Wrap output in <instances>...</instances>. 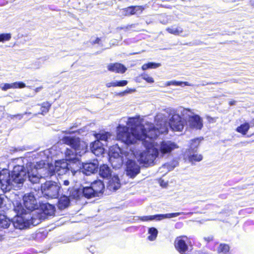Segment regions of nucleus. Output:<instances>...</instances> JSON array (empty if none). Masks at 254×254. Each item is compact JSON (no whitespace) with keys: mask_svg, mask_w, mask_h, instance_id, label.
Listing matches in <instances>:
<instances>
[{"mask_svg":"<svg viewBox=\"0 0 254 254\" xmlns=\"http://www.w3.org/2000/svg\"><path fill=\"white\" fill-rule=\"evenodd\" d=\"M116 86H124L127 84V81L126 80H120V81H116Z\"/></svg>","mask_w":254,"mask_h":254,"instance_id":"nucleus-41","label":"nucleus"},{"mask_svg":"<svg viewBox=\"0 0 254 254\" xmlns=\"http://www.w3.org/2000/svg\"><path fill=\"white\" fill-rule=\"evenodd\" d=\"M161 66V64L159 63H155L153 62L148 63L146 64H144L142 66V69L143 70H145L149 68H156Z\"/></svg>","mask_w":254,"mask_h":254,"instance_id":"nucleus-36","label":"nucleus"},{"mask_svg":"<svg viewBox=\"0 0 254 254\" xmlns=\"http://www.w3.org/2000/svg\"><path fill=\"white\" fill-rule=\"evenodd\" d=\"M166 86L175 85V86H192L193 85L189 82H183V81H177L175 80L168 81L166 83Z\"/></svg>","mask_w":254,"mask_h":254,"instance_id":"nucleus-33","label":"nucleus"},{"mask_svg":"<svg viewBox=\"0 0 254 254\" xmlns=\"http://www.w3.org/2000/svg\"><path fill=\"white\" fill-rule=\"evenodd\" d=\"M158 231L157 229L155 227H151L148 229V234L149 236L147 239L150 241H154L158 235Z\"/></svg>","mask_w":254,"mask_h":254,"instance_id":"nucleus-32","label":"nucleus"},{"mask_svg":"<svg viewBox=\"0 0 254 254\" xmlns=\"http://www.w3.org/2000/svg\"><path fill=\"white\" fill-rule=\"evenodd\" d=\"M63 142L70 146L71 149H66L65 152L66 160L73 163L78 161L77 156H81L87 151V144L80 138L75 136H65L62 139Z\"/></svg>","mask_w":254,"mask_h":254,"instance_id":"nucleus-5","label":"nucleus"},{"mask_svg":"<svg viewBox=\"0 0 254 254\" xmlns=\"http://www.w3.org/2000/svg\"><path fill=\"white\" fill-rule=\"evenodd\" d=\"M140 168L137 163L132 160H128L126 163V174L131 178H134L140 173Z\"/></svg>","mask_w":254,"mask_h":254,"instance_id":"nucleus-13","label":"nucleus"},{"mask_svg":"<svg viewBox=\"0 0 254 254\" xmlns=\"http://www.w3.org/2000/svg\"><path fill=\"white\" fill-rule=\"evenodd\" d=\"M119 156V154H118V153H117L116 155V154H115V157H116V156Z\"/></svg>","mask_w":254,"mask_h":254,"instance_id":"nucleus-55","label":"nucleus"},{"mask_svg":"<svg viewBox=\"0 0 254 254\" xmlns=\"http://www.w3.org/2000/svg\"><path fill=\"white\" fill-rule=\"evenodd\" d=\"M178 148V145L171 141H163L160 144L159 157H162L165 154L169 153L176 148Z\"/></svg>","mask_w":254,"mask_h":254,"instance_id":"nucleus-15","label":"nucleus"},{"mask_svg":"<svg viewBox=\"0 0 254 254\" xmlns=\"http://www.w3.org/2000/svg\"><path fill=\"white\" fill-rule=\"evenodd\" d=\"M127 124L128 126H130L131 129V131H129V127H127L128 128V131L129 133H140V131L139 129H137V127L140 126H143L142 125H139V119L136 118H129L127 119ZM120 125L121 126V125H119L118 127H119ZM122 126H123L122 125ZM126 127V126H125ZM118 127H117L118 128Z\"/></svg>","mask_w":254,"mask_h":254,"instance_id":"nucleus-17","label":"nucleus"},{"mask_svg":"<svg viewBox=\"0 0 254 254\" xmlns=\"http://www.w3.org/2000/svg\"><path fill=\"white\" fill-rule=\"evenodd\" d=\"M181 112V115L183 116H185L186 115H187L188 113V112H190V110L187 109L181 108L179 111Z\"/></svg>","mask_w":254,"mask_h":254,"instance_id":"nucleus-42","label":"nucleus"},{"mask_svg":"<svg viewBox=\"0 0 254 254\" xmlns=\"http://www.w3.org/2000/svg\"><path fill=\"white\" fill-rule=\"evenodd\" d=\"M220 83H219V82H216L215 83L216 84H220ZM206 84H215V83H207Z\"/></svg>","mask_w":254,"mask_h":254,"instance_id":"nucleus-53","label":"nucleus"},{"mask_svg":"<svg viewBox=\"0 0 254 254\" xmlns=\"http://www.w3.org/2000/svg\"><path fill=\"white\" fill-rule=\"evenodd\" d=\"M91 187L95 191L97 196L102 194L105 188V185L103 182L101 180H96L94 181L91 184Z\"/></svg>","mask_w":254,"mask_h":254,"instance_id":"nucleus-20","label":"nucleus"},{"mask_svg":"<svg viewBox=\"0 0 254 254\" xmlns=\"http://www.w3.org/2000/svg\"><path fill=\"white\" fill-rule=\"evenodd\" d=\"M165 167L167 166V168L169 169V170H172L174 168V167H169V166L168 165H164Z\"/></svg>","mask_w":254,"mask_h":254,"instance_id":"nucleus-52","label":"nucleus"},{"mask_svg":"<svg viewBox=\"0 0 254 254\" xmlns=\"http://www.w3.org/2000/svg\"><path fill=\"white\" fill-rule=\"evenodd\" d=\"M105 145V144L99 140H95L90 144V149L93 154L99 156L104 153Z\"/></svg>","mask_w":254,"mask_h":254,"instance_id":"nucleus-19","label":"nucleus"},{"mask_svg":"<svg viewBox=\"0 0 254 254\" xmlns=\"http://www.w3.org/2000/svg\"><path fill=\"white\" fill-rule=\"evenodd\" d=\"M50 208L49 210H45L43 213L32 214L29 213L21 205H17L14 210L17 213L15 221L12 225L16 229H23L29 227L30 225L36 226L41 223L42 220L47 218L54 213V207L51 204L46 205L44 208Z\"/></svg>","mask_w":254,"mask_h":254,"instance_id":"nucleus-2","label":"nucleus"},{"mask_svg":"<svg viewBox=\"0 0 254 254\" xmlns=\"http://www.w3.org/2000/svg\"><path fill=\"white\" fill-rule=\"evenodd\" d=\"M73 128V127H72L70 128V129H72Z\"/></svg>","mask_w":254,"mask_h":254,"instance_id":"nucleus-58","label":"nucleus"},{"mask_svg":"<svg viewBox=\"0 0 254 254\" xmlns=\"http://www.w3.org/2000/svg\"><path fill=\"white\" fill-rule=\"evenodd\" d=\"M218 252L222 254H226L229 252V246L226 244H220L218 248Z\"/></svg>","mask_w":254,"mask_h":254,"instance_id":"nucleus-37","label":"nucleus"},{"mask_svg":"<svg viewBox=\"0 0 254 254\" xmlns=\"http://www.w3.org/2000/svg\"><path fill=\"white\" fill-rule=\"evenodd\" d=\"M189 116V124L191 128L201 129L203 127V121L202 118L197 115Z\"/></svg>","mask_w":254,"mask_h":254,"instance_id":"nucleus-18","label":"nucleus"},{"mask_svg":"<svg viewBox=\"0 0 254 254\" xmlns=\"http://www.w3.org/2000/svg\"><path fill=\"white\" fill-rule=\"evenodd\" d=\"M45 163L43 161L37 163L36 165H33L31 163H27L26 168L23 165L26 171L24 182L27 178L31 184H37L41 178H50L55 175L54 166L48 165V168L43 167Z\"/></svg>","mask_w":254,"mask_h":254,"instance_id":"nucleus-4","label":"nucleus"},{"mask_svg":"<svg viewBox=\"0 0 254 254\" xmlns=\"http://www.w3.org/2000/svg\"><path fill=\"white\" fill-rule=\"evenodd\" d=\"M204 239L205 241L209 242L213 240V236H210L207 237H204Z\"/></svg>","mask_w":254,"mask_h":254,"instance_id":"nucleus-44","label":"nucleus"},{"mask_svg":"<svg viewBox=\"0 0 254 254\" xmlns=\"http://www.w3.org/2000/svg\"><path fill=\"white\" fill-rule=\"evenodd\" d=\"M128 129L127 127L120 125L117 130V138L126 144H134L137 140H141L143 144L145 142L148 144L151 142L153 145L152 139L157 138L160 134L167 133L168 131L165 126L158 128L149 123L146 124V127L140 126L137 127L140 133H129Z\"/></svg>","mask_w":254,"mask_h":254,"instance_id":"nucleus-1","label":"nucleus"},{"mask_svg":"<svg viewBox=\"0 0 254 254\" xmlns=\"http://www.w3.org/2000/svg\"><path fill=\"white\" fill-rule=\"evenodd\" d=\"M250 124L251 125L252 127H254V119H253L251 120L250 122Z\"/></svg>","mask_w":254,"mask_h":254,"instance_id":"nucleus-51","label":"nucleus"},{"mask_svg":"<svg viewBox=\"0 0 254 254\" xmlns=\"http://www.w3.org/2000/svg\"><path fill=\"white\" fill-rule=\"evenodd\" d=\"M81 189L82 195L86 198H89L97 196L91 186L82 187Z\"/></svg>","mask_w":254,"mask_h":254,"instance_id":"nucleus-25","label":"nucleus"},{"mask_svg":"<svg viewBox=\"0 0 254 254\" xmlns=\"http://www.w3.org/2000/svg\"><path fill=\"white\" fill-rule=\"evenodd\" d=\"M23 201L24 206L28 211H33L38 209L39 207H41L42 211L41 210H39L40 212H37V214L43 213L45 210L48 211L50 209L49 207L44 208V206L49 204V203L43 204L42 205L39 204L33 192L25 194L23 197Z\"/></svg>","mask_w":254,"mask_h":254,"instance_id":"nucleus-9","label":"nucleus"},{"mask_svg":"<svg viewBox=\"0 0 254 254\" xmlns=\"http://www.w3.org/2000/svg\"><path fill=\"white\" fill-rule=\"evenodd\" d=\"M99 175L103 178L110 179L107 186L109 190L115 191L120 188V181L118 176L117 175L112 176V171L107 165L103 164L100 167Z\"/></svg>","mask_w":254,"mask_h":254,"instance_id":"nucleus-8","label":"nucleus"},{"mask_svg":"<svg viewBox=\"0 0 254 254\" xmlns=\"http://www.w3.org/2000/svg\"><path fill=\"white\" fill-rule=\"evenodd\" d=\"M235 103H236V101H231L229 102V104L230 106H233V105H235Z\"/></svg>","mask_w":254,"mask_h":254,"instance_id":"nucleus-49","label":"nucleus"},{"mask_svg":"<svg viewBox=\"0 0 254 254\" xmlns=\"http://www.w3.org/2000/svg\"><path fill=\"white\" fill-rule=\"evenodd\" d=\"M142 78L146 82L149 83L154 82V79L152 77L149 76L147 74L143 73L141 75Z\"/></svg>","mask_w":254,"mask_h":254,"instance_id":"nucleus-39","label":"nucleus"},{"mask_svg":"<svg viewBox=\"0 0 254 254\" xmlns=\"http://www.w3.org/2000/svg\"><path fill=\"white\" fill-rule=\"evenodd\" d=\"M106 86L107 87H111L112 86L116 87V82L115 81V82L107 83L106 84Z\"/></svg>","mask_w":254,"mask_h":254,"instance_id":"nucleus-43","label":"nucleus"},{"mask_svg":"<svg viewBox=\"0 0 254 254\" xmlns=\"http://www.w3.org/2000/svg\"><path fill=\"white\" fill-rule=\"evenodd\" d=\"M188 238L185 236L177 237L175 241V247L181 254H190L191 247L188 245Z\"/></svg>","mask_w":254,"mask_h":254,"instance_id":"nucleus-10","label":"nucleus"},{"mask_svg":"<svg viewBox=\"0 0 254 254\" xmlns=\"http://www.w3.org/2000/svg\"><path fill=\"white\" fill-rule=\"evenodd\" d=\"M186 154L190 162L193 163L194 162H199L202 160V156L201 154H195L192 152L186 151Z\"/></svg>","mask_w":254,"mask_h":254,"instance_id":"nucleus-26","label":"nucleus"},{"mask_svg":"<svg viewBox=\"0 0 254 254\" xmlns=\"http://www.w3.org/2000/svg\"><path fill=\"white\" fill-rule=\"evenodd\" d=\"M70 168V165L64 160L56 161L55 166H54L55 173V174H57L59 176L69 173ZM71 172L73 174V171L71 170Z\"/></svg>","mask_w":254,"mask_h":254,"instance_id":"nucleus-11","label":"nucleus"},{"mask_svg":"<svg viewBox=\"0 0 254 254\" xmlns=\"http://www.w3.org/2000/svg\"><path fill=\"white\" fill-rule=\"evenodd\" d=\"M166 30L171 34L175 35H179L183 32V29L180 27H175L172 26L168 27L166 29Z\"/></svg>","mask_w":254,"mask_h":254,"instance_id":"nucleus-35","label":"nucleus"},{"mask_svg":"<svg viewBox=\"0 0 254 254\" xmlns=\"http://www.w3.org/2000/svg\"><path fill=\"white\" fill-rule=\"evenodd\" d=\"M110 137L111 134L108 132L101 131L95 134L96 140L104 141L105 145H106V142Z\"/></svg>","mask_w":254,"mask_h":254,"instance_id":"nucleus-27","label":"nucleus"},{"mask_svg":"<svg viewBox=\"0 0 254 254\" xmlns=\"http://www.w3.org/2000/svg\"><path fill=\"white\" fill-rule=\"evenodd\" d=\"M251 2H252V5L254 6V0H252L251 1Z\"/></svg>","mask_w":254,"mask_h":254,"instance_id":"nucleus-54","label":"nucleus"},{"mask_svg":"<svg viewBox=\"0 0 254 254\" xmlns=\"http://www.w3.org/2000/svg\"><path fill=\"white\" fill-rule=\"evenodd\" d=\"M11 35L10 33H2L0 34V42H4L10 40Z\"/></svg>","mask_w":254,"mask_h":254,"instance_id":"nucleus-38","label":"nucleus"},{"mask_svg":"<svg viewBox=\"0 0 254 254\" xmlns=\"http://www.w3.org/2000/svg\"><path fill=\"white\" fill-rule=\"evenodd\" d=\"M3 201V198L0 195V207H1Z\"/></svg>","mask_w":254,"mask_h":254,"instance_id":"nucleus-46","label":"nucleus"},{"mask_svg":"<svg viewBox=\"0 0 254 254\" xmlns=\"http://www.w3.org/2000/svg\"><path fill=\"white\" fill-rule=\"evenodd\" d=\"M130 91V90H129V91L126 90L123 92L120 93L119 94L120 95H124L126 93H129Z\"/></svg>","mask_w":254,"mask_h":254,"instance_id":"nucleus-47","label":"nucleus"},{"mask_svg":"<svg viewBox=\"0 0 254 254\" xmlns=\"http://www.w3.org/2000/svg\"><path fill=\"white\" fill-rule=\"evenodd\" d=\"M98 166L97 160H94L92 162L85 163L82 165V172L87 176L90 175L97 171Z\"/></svg>","mask_w":254,"mask_h":254,"instance_id":"nucleus-16","label":"nucleus"},{"mask_svg":"<svg viewBox=\"0 0 254 254\" xmlns=\"http://www.w3.org/2000/svg\"><path fill=\"white\" fill-rule=\"evenodd\" d=\"M141 6H131L126 8H123L121 10L122 16H128L136 13V11L139 10H142Z\"/></svg>","mask_w":254,"mask_h":254,"instance_id":"nucleus-22","label":"nucleus"},{"mask_svg":"<svg viewBox=\"0 0 254 254\" xmlns=\"http://www.w3.org/2000/svg\"><path fill=\"white\" fill-rule=\"evenodd\" d=\"M250 128V125L248 123H245L237 127L236 131L245 135L247 133Z\"/></svg>","mask_w":254,"mask_h":254,"instance_id":"nucleus-34","label":"nucleus"},{"mask_svg":"<svg viewBox=\"0 0 254 254\" xmlns=\"http://www.w3.org/2000/svg\"><path fill=\"white\" fill-rule=\"evenodd\" d=\"M252 113H254V110H253V111H252Z\"/></svg>","mask_w":254,"mask_h":254,"instance_id":"nucleus-59","label":"nucleus"},{"mask_svg":"<svg viewBox=\"0 0 254 254\" xmlns=\"http://www.w3.org/2000/svg\"><path fill=\"white\" fill-rule=\"evenodd\" d=\"M108 69L112 72L123 73L127 70V68L120 63L110 64L108 65Z\"/></svg>","mask_w":254,"mask_h":254,"instance_id":"nucleus-21","label":"nucleus"},{"mask_svg":"<svg viewBox=\"0 0 254 254\" xmlns=\"http://www.w3.org/2000/svg\"><path fill=\"white\" fill-rule=\"evenodd\" d=\"M31 113L30 112H25L24 114H17V115H10L9 117L12 119H14V118L17 119L18 120H21L23 117V115H26V114H31Z\"/></svg>","mask_w":254,"mask_h":254,"instance_id":"nucleus-40","label":"nucleus"},{"mask_svg":"<svg viewBox=\"0 0 254 254\" xmlns=\"http://www.w3.org/2000/svg\"><path fill=\"white\" fill-rule=\"evenodd\" d=\"M70 203L69 197L64 195L62 196L59 199L58 207L59 209L63 210L67 208Z\"/></svg>","mask_w":254,"mask_h":254,"instance_id":"nucleus-23","label":"nucleus"},{"mask_svg":"<svg viewBox=\"0 0 254 254\" xmlns=\"http://www.w3.org/2000/svg\"><path fill=\"white\" fill-rule=\"evenodd\" d=\"M160 185L163 186L162 182L160 183Z\"/></svg>","mask_w":254,"mask_h":254,"instance_id":"nucleus-57","label":"nucleus"},{"mask_svg":"<svg viewBox=\"0 0 254 254\" xmlns=\"http://www.w3.org/2000/svg\"><path fill=\"white\" fill-rule=\"evenodd\" d=\"M38 66L37 67V68H39L40 66L41 65L40 64H39V62H38Z\"/></svg>","mask_w":254,"mask_h":254,"instance_id":"nucleus-56","label":"nucleus"},{"mask_svg":"<svg viewBox=\"0 0 254 254\" xmlns=\"http://www.w3.org/2000/svg\"><path fill=\"white\" fill-rule=\"evenodd\" d=\"M143 144L146 150L140 153L138 160L140 164L147 167L153 164L157 157H159V151L158 149L153 147L151 142L148 144L145 143Z\"/></svg>","mask_w":254,"mask_h":254,"instance_id":"nucleus-7","label":"nucleus"},{"mask_svg":"<svg viewBox=\"0 0 254 254\" xmlns=\"http://www.w3.org/2000/svg\"><path fill=\"white\" fill-rule=\"evenodd\" d=\"M61 185L55 181H48L40 186L34 188L35 191H41L43 196L47 198H56L59 195Z\"/></svg>","mask_w":254,"mask_h":254,"instance_id":"nucleus-6","label":"nucleus"},{"mask_svg":"<svg viewBox=\"0 0 254 254\" xmlns=\"http://www.w3.org/2000/svg\"><path fill=\"white\" fill-rule=\"evenodd\" d=\"M200 141V139L198 138L192 139L190 141V148L186 151H189L190 150V152H192V153H196Z\"/></svg>","mask_w":254,"mask_h":254,"instance_id":"nucleus-29","label":"nucleus"},{"mask_svg":"<svg viewBox=\"0 0 254 254\" xmlns=\"http://www.w3.org/2000/svg\"><path fill=\"white\" fill-rule=\"evenodd\" d=\"M74 131H70V130H65L63 131V132L66 133V134H70L72 132H74Z\"/></svg>","mask_w":254,"mask_h":254,"instance_id":"nucleus-50","label":"nucleus"},{"mask_svg":"<svg viewBox=\"0 0 254 254\" xmlns=\"http://www.w3.org/2000/svg\"><path fill=\"white\" fill-rule=\"evenodd\" d=\"M38 105H40L41 106V112L38 113V114H41L43 115H45L47 114L50 109L51 107V104H50L48 102H46L42 103L41 104H38ZM37 114H35L34 116H36Z\"/></svg>","mask_w":254,"mask_h":254,"instance_id":"nucleus-31","label":"nucleus"},{"mask_svg":"<svg viewBox=\"0 0 254 254\" xmlns=\"http://www.w3.org/2000/svg\"><path fill=\"white\" fill-rule=\"evenodd\" d=\"M26 174L23 166L17 165L14 166L10 173L7 169L0 171V188L3 192L11 190L20 188L24 183Z\"/></svg>","mask_w":254,"mask_h":254,"instance_id":"nucleus-3","label":"nucleus"},{"mask_svg":"<svg viewBox=\"0 0 254 254\" xmlns=\"http://www.w3.org/2000/svg\"><path fill=\"white\" fill-rule=\"evenodd\" d=\"M26 87V85L23 82H15L12 83H5L1 88L3 91H6L10 88H22Z\"/></svg>","mask_w":254,"mask_h":254,"instance_id":"nucleus-24","label":"nucleus"},{"mask_svg":"<svg viewBox=\"0 0 254 254\" xmlns=\"http://www.w3.org/2000/svg\"><path fill=\"white\" fill-rule=\"evenodd\" d=\"M100 41V39L99 38H97L94 41H93L92 43L93 44H96V43L98 44L99 43Z\"/></svg>","mask_w":254,"mask_h":254,"instance_id":"nucleus-48","label":"nucleus"},{"mask_svg":"<svg viewBox=\"0 0 254 254\" xmlns=\"http://www.w3.org/2000/svg\"><path fill=\"white\" fill-rule=\"evenodd\" d=\"M68 191L69 197L73 199H78L82 195L81 188L68 189Z\"/></svg>","mask_w":254,"mask_h":254,"instance_id":"nucleus-30","label":"nucleus"},{"mask_svg":"<svg viewBox=\"0 0 254 254\" xmlns=\"http://www.w3.org/2000/svg\"><path fill=\"white\" fill-rule=\"evenodd\" d=\"M170 127L175 131L182 130L185 126V122L179 114H174L170 119Z\"/></svg>","mask_w":254,"mask_h":254,"instance_id":"nucleus-14","label":"nucleus"},{"mask_svg":"<svg viewBox=\"0 0 254 254\" xmlns=\"http://www.w3.org/2000/svg\"><path fill=\"white\" fill-rule=\"evenodd\" d=\"M64 185L67 186L69 184V182L68 180H64L63 183Z\"/></svg>","mask_w":254,"mask_h":254,"instance_id":"nucleus-45","label":"nucleus"},{"mask_svg":"<svg viewBox=\"0 0 254 254\" xmlns=\"http://www.w3.org/2000/svg\"><path fill=\"white\" fill-rule=\"evenodd\" d=\"M11 224V221L5 215L0 214V228H7Z\"/></svg>","mask_w":254,"mask_h":254,"instance_id":"nucleus-28","label":"nucleus"},{"mask_svg":"<svg viewBox=\"0 0 254 254\" xmlns=\"http://www.w3.org/2000/svg\"><path fill=\"white\" fill-rule=\"evenodd\" d=\"M185 214L184 212H176L172 213H167L164 214H156L154 215L144 216L139 217L140 220L142 221H149L156 220H161L166 218H171L177 217L179 215Z\"/></svg>","mask_w":254,"mask_h":254,"instance_id":"nucleus-12","label":"nucleus"}]
</instances>
